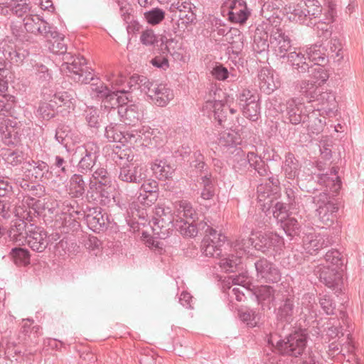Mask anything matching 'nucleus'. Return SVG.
Returning <instances> with one entry per match:
<instances>
[{
	"label": "nucleus",
	"instance_id": "nucleus-1",
	"mask_svg": "<svg viewBox=\"0 0 364 364\" xmlns=\"http://www.w3.org/2000/svg\"><path fill=\"white\" fill-rule=\"evenodd\" d=\"M117 151L112 154V159L119 164L118 178L127 183L136 184L138 186L147 178V168L146 166L134 160V154L130 150L121 149L118 146Z\"/></svg>",
	"mask_w": 364,
	"mask_h": 364
},
{
	"label": "nucleus",
	"instance_id": "nucleus-2",
	"mask_svg": "<svg viewBox=\"0 0 364 364\" xmlns=\"http://www.w3.org/2000/svg\"><path fill=\"white\" fill-rule=\"evenodd\" d=\"M63 66L68 70L69 76L75 82L80 84H90L95 97L100 100L102 96L109 90L99 77H95L93 70L87 66L84 57H77L71 63L65 62Z\"/></svg>",
	"mask_w": 364,
	"mask_h": 364
},
{
	"label": "nucleus",
	"instance_id": "nucleus-3",
	"mask_svg": "<svg viewBox=\"0 0 364 364\" xmlns=\"http://www.w3.org/2000/svg\"><path fill=\"white\" fill-rule=\"evenodd\" d=\"M325 190L314 196L304 195L306 203L316 206V215L321 222L327 226L332 225L337 220L339 210L338 199L335 198L336 193Z\"/></svg>",
	"mask_w": 364,
	"mask_h": 364
},
{
	"label": "nucleus",
	"instance_id": "nucleus-4",
	"mask_svg": "<svg viewBox=\"0 0 364 364\" xmlns=\"http://www.w3.org/2000/svg\"><path fill=\"white\" fill-rule=\"evenodd\" d=\"M236 242V246L240 250L245 252L247 248L252 246L256 250L267 256L280 254L284 246V238L274 232H260L256 238H241L238 239Z\"/></svg>",
	"mask_w": 364,
	"mask_h": 364
},
{
	"label": "nucleus",
	"instance_id": "nucleus-5",
	"mask_svg": "<svg viewBox=\"0 0 364 364\" xmlns=\"http://www.w3.org/2000/svg\"><path fill=\"white\" fill-rule=\"evenodd\" d=\"M308 336L305 329L299 328L276 341V349L283 356L298 358L304 353L307 344Z\"/></svg>",
	"mask_w": 364,
	"mask_h": 364
},
{
	"label": "nucleus",
	"instance_id": "nucleus-6",
	"mask_svg": "<svg viewBox=\"0 0 364 364\" xmlns=\"http://www.w3.org/2000/svg\"><path fill=\"white\" fill-rule=\"evenodd\" d=\"M151 229L156 237L165 240L174 230L176 220L169 207L158 204L154 210Z\"/></svg>",
	"mask_w": 364,
	"mask_h": 364
},
{
	"label": "nucleus",
	"instance_id": "nucleus-7",
	"mask_svg": "<svg viewBox=\"0 0 364 364\" xmlns=\"http://www.w3.org/2000/svg\"><path fill=\"white\" fill-rule=\"evenodd\" d=\"M139 192L136 197L137 203H132L130 209L136 212V215L144 218V209L141 210L139 204L144 207H150L157 200L159 196V183L156 181L147 178L139 184Z\"/></svg>",
	"mask_w": 364,
	"mask_h": 364
},
{
	"label": "nucleus",
	"instance_id": "nucleus-8",
	"mask_svg": "<svg viewBox=\"0 0 364 364\" xmlns=\"http://www.w3.org/2000/svg\"><path fill=\"white\" fill-rule=\"evenodd\" d=\"M23 19V27L26 33L40 35L46 39L58 36L57 28L48 23L39 15L26 14Z\"/></svg>",
	"mask_w": 364,
	"mask_h": 364
},
{
	"label": "nucleus",
	"instance_id": "nucleus-9",
	"mask_svg": "<svg viewBox=\"0 0 364 364\" xmlns=\"http://www.w3.org/2000/svg\"><path fill=\"white\" fill-rule=\"evenodd\" d=\"M77 152L80 155L77 165L78 173L86 174L92 172L100 156V146L97 144L90 141L78 146Z\"/></svg>",
	"mask_w": 364,
	"mask_h": 364
},
{
	"label": "nucleus",
	"instance_id": "nucleus-10",
	"mask_svg": "<svg viewBox=\"0 0 364 364\" xmlns=\"http://www.w3.org/2000/svg\"><path fill=\"white\" fill-rule=\"evenodd\" d=\"M295 298L294 295H284L274 308V312L275 319L279 324L284 326L291 323L297 314V307L295 304Z\"/></svg>",
	"mask_w": 364,
	"mask_h": 364
},
{
	"label": "nucleus",
	"instance_id": "nucleus-11",
	"mask_svg": "<svg viewBox=\"0 0 364 364\" xmlns=\"http://www.w3.org/2000/svg\"><path fill=\"white\" fill-rule=\"evenodd\" d=\"M311 107L297 102L294 98L288 100L286 101V108L282 114L284 122L293 125L305 124L306 117Z\"/></svg>",
	"mask_w": 364,
	"mask_h": 364
},
{
	"label": "nucleus",
	"instance_id": "nucleus-12",
	"mask_svg": "<svg viewBox=\"0 0 364 364\" xmlns=\"http://www.w3.org/2000/svg\"><path fill=\"white\" fill-rule=\"evenodd\" d=\"M86 224L90 230L95 233H103L109 228L110 216L105 210L100 207H90L87 209Z\"/></svg>",
	"mask_w": 364,
	"mask_h": 364
},
{
	"label": "nucleus",
	"instance_id": "nucleus-13",
	"mask_svg": "<svg viewBox=\"0 0 364 364\" xmlns=\"http://www.w3.org/2000/svg\"><path fill=\"white\" fill-rule=\"evenodd\" d=\"M257 276L266 283H277L282 274L278 267L264 257L259 258L255 262Z\"/></svg>",
	"mask_w": 364,
	"mask_h": 364
},
{
	"label": "nucleus",
	"instance_id": "nucleus-14",
	"mask_svg": "<svg viewBox=\"0 0 364 364\" xmlns=\"http://www.w3.org/2000/svg\"><path fill=\"white\" fill-rule=\"evenodd\" d=\"M24 169V174L28 178L37 181H41L48 178V175L50 173V166L48 164L37 157L29 159L26 162V166H23Z\"/></svg>",
	"mask_w": 364,
	"mask_h": 364
},
{
	"label": "nucleus",
	"instance_id": "nucleus-15",
	"mask_svg": "<svg viewBox=\"0 0 364 364\" xmlns=\"http://www.w3.org/2000/svg\"><path fill=\"white\" fill-rule=\"evenodd\" d=\"M74 205L70 203L66 204L67 212L64 213L63 224L66 227L70 228L72 230H77L80 227V222L82 220L87 221L88 216L87 209H90L89 205H86L85 208H81L76 201Z\"/></svg>",
	"mask_w": 364,
	"mask_h": 364
},
{
	"label": "nucleus",
	"instance_id": "nucleus-16",
	"mask_svg": "<svg viewBox=\"0 0 364 364\" xmlns=\"http://www.w3.org/2000/svg\"><path fill=\"white\" fill-rule=\"evenodd\" d=\"M343 271L330 266L323 267L319 270L318 278L321 282L338 293L341 291Z\"/></svg>",
	"mask_w": 364,
	"mask_h": 364
},
{
	"label": "nucleus",
	"instance_id": "nucleus-17",
	"mask_svg": "<svg viewBox=\"0 0 364 364\" xmlns=\"http://www.w3.org/2000/svg\"><path fill=\"white\" fill-rule=\"evenodd\" d=\"M226 236L222 233H218L214 237H203L200 249L203 255L207 257L218 258L222 255V246L226 241Z\"/></svg>",
	"mask_w": 364,
	"mask_h": 364
},
{
	"label": "nucleus",
	"instance_id": "nucleus-18",
	"mask_svg": "<svg viewBox=\"0 0 364 364\" xmlns=\"http://www.w3.org/2000/svg\"><path fill=\"white\" fill-rule=\"evenodd\" d=\"M0 53L4 55L5 60H9L11 63L19 64L28 56L29 51L27 48L14 45L6 40L0 41Z\"/></svg>",
	"mask_w": 364,
	"mask_h": 364
},
{
	"label": "nucleus",
	"instance_id": "nucleus-19",
	"mask_svg": "<svg viewBox=\"0 0 364 364\" xmlns=\"http://www.w3.org/2000/svg\"><path fill=\"white\" fill-rule=\"evenodd\" d=\"M28 235L26 240L28 246L32 250L37 252H43L48 247L46 240L47 232L42 227L38 226L33 223L28 228Z\"/></svg>",
	"mask_w": 364,
	"mask_h": 364
},
{
	"label": "nucleus",
	"instance_id": "nucleus-20",
	"mask_svg": "<svg viewBox=\"0 0 364 364\" xmlns=\"http://www.w3.org/2000/svg\"><path fill=\"white\" fill-rule=\"evenodd\" d=\"M270 31L269 43L274 48H278L277 55L287 54V52L291 48V40L286 31L279 26H269Z\"/></svg>",
	"mask_w": 364,
	"mask_h": 364
},
{
	"label": "nucleus",
	"instance_id": "nucleus-21",
	"mask_svg": "<svg viewBox=\"0 0 364 364\" xmlns=\"http://www.w3.org/2000/svg\"><path fill=\"white\" fill-rule=\"evenodd\" d=\"M304 249L310 255H314L320 250L326 247L330 244L328 237L324 235H316L314 232L304 233L301 236Z\"/></svg>",
	"mask_w": 364,
	"mask_h": 364
},
{
	"label": "nucleus",
	"instance_id": "nucleus-22",
	"mask_svg": "<svg viewBox=\"0 0 364 364\" xmlns=\"http://www.w3.org/2000/svg\"><path fill=\"white\" fill-rule=\"evenodd\" d=\"M337 174V168L332 167L330 173H314L312 178L318 184L325 186L330 192L338 193L341 188V181Z\"/></svg>",
	"mask_w": 364,
	"mask_h": 364
},
{
	"label": "nucleus",
	"instance_id": "nucleus-23",
	"mask_svg": "<svg viewBox=\"0 0 364 364\" xmlns=\"http://www.w3.org/2000/svg\"><path fill=\"white\" fill-rule=\"evenodd\" d=\"M228 162L235 173L247 178L250 162L248 153L246 154L241 147L235 148L231 151Z\"/></svg>",
	"mask_w": 364,
	"mask_h": 364
},
{
	"label": "nucleus",
	"instance_id": "nucleus-24",
	"mask_svg": "<svg viewBox=\"0 0 364 364\" xmlns=\"http://www.w3.org/2000/svg\"><path fill=\"white\" fill-rule=\"evenodd\" d=\"M269 26L272 25H259L255 31L252 49L254 52L259 55H267L270 43L268 38L270 36Z\"/></svg>",
	"mask_w": 364,
	"mask_h": 364
},
{
	"label": "nucleus",
	"instance_id": "nucleus-25",
	"mask_svg": "<svg viewBox=\"0 0 364 364\" xmlns=\"http://www.w3.org/2000/svg\"><path fill=\"white\" fill-rule=\"evenodd\" d=\"M250 158L247 178L253 177L268 176L271 174L269 167L264 163L261 156L253 151L248 152Z\"/></svg>",
	"mask_w": 364,
	"mask_h": 364
},
{
	"label": "nucleus",
	"instance_id": "nucleus-26",
	"mask_svg": "<svg viewBox=\"0 0 364 364\" xmlns=\"http://www.w3.org/2000/svg\"><path fill=\"white\" fill-rule=\"evenodd\" d=\"M279 58L282 59V63H286L292 70H296L298 73H305L310 71V65L306 62V58L301 52L294 51L287 54L279 55Z\"/></svg>",
	"mask_w": 364,
	"mask_h": 364
},
{
	"label": "nucleus",
	"instance_id": "nucleus-27",
	"mask_svg": "<svg viewBox=\"0 0 364 364\" xmlns=\"http://www.w3.org/2000/svg\"><path fill=\"white\" fill-rule=\"evenodd\" d=\"M147 97L159 107L166 106L173 98V90L166 85L154 84L151 88H149Z\"/></svg>",
	"mask_w": 364,
	"mask_h": 364
},
{
	"label": "nucleus",
	"instance_id": "nucleus-28",
	"mask_svg": "<svg viewBox=\"0 0 364 364\" xmlns=\"http://www.w3.org/2000/svg\"><path fill=\"white\" fill-rule=\"evenodd\" d=\"M33 223H28L23 220L16 219L13 220L9 230H7L6 233L11 240L20 244L26 242L28 235V228L33 225Z\"/></svg>",
	"mask_w": 364,
	"mask_h": 364
},
{
	"label": "nucleus",
	"instance_id": "nucleus-29",
	"mask_svg": "<svg viewBox=\"0 0 364 364\" xmlns=\"http://www.w3.org/2000/svg\"><path fill=\"white\" fill-rule=\"evenodd\" d=\"M123 126L120 124L110 122L105 128V137L109 142H118L124 144L129 142L132 137V134L125 133L122 131Z\"/></svg>",
	"mask_w": 364,
	"mask_h": 364
},
{
	"label": "nucleus",
	"instance_id": "nucleus-30",
	"mask_svg": "<svg viewBox=\"0 0 364 364\" xmlns=\"http://www.w3.org/2000/svg\"><path fill=\"white\" fill-rule=\"evenodd\" d=\"M121 122L126 125L134 126L142 118V112L139 105L130 104L128 107H122L117 110Z\"/></svg>",
	"mask_w": 364,
	"mask_h": 364
},
{
	"label": "nucleus",
	"instance_id": "nucleus-31",
	"mask_svg": "<svg viewBox=\"0 0 364 364\" xmlns=\"http://www.w3.org/2000/svg\"><path fill=\"white\" fill-rule=\"evenodd\" d=\"M269 203H267L266 205H262V211L266 215L272 213L277 223L290 216L289 215V210L290 209H289L286 203H283L277 198L273 200H269Z\"/></svg>",
	"mask_w": 364,
	"mask_h": 364
},
{
	"label": "nucleus",
	"instance_id": "nucleus-32",
	"mask_svg": "<svg viewBox=\"0 0 364 364\" xmlns=\"http://www.w3.org/2000/svg\"><path fill=\"white\" fill-rule=\"evenodd\" d=\"M305 124H306L307 129L310 133L318 135L323 130L326 125V117H321L320 109H316L311 107V109L309 110L306 117Z\"/></svg>",
	"mask_w": 364,
	"mask_h": 364
},
{
	"label": "nucleus",
	"instance_id": "nucleus-33",
	"mask_svg": "<svg viewBox=\"0 0 364 364\" xmlns=\"http://www.w3.org/2000/svg\"><path fill=\"white\" fill-rule=\"evenodd\" d=\"M301 165L296 159L294 154L289 151L285 154V160L282 161L281 171L284 172V176L288 180L296 179L300 172Z\"/></svg>",
	"mask_w": 364,
	"mask_h": 364
},
{
	"label": "nucleus",
	"instance_id": "nucleus-34",
	"mask_svg": "<svg viewBox=\"0 0 364 364\" xmlns=\"http://www.w3.org/2000/svg\"><path fill=\"white\" fill-rule=\"evenodd\" d=\"M151 169L155 177L166 181L173 177L175 168L166 159H156L151 164Z\"/></svg>",
	"mask_w": 364,
	"mask_h": 364
},
{
	"label": "nucleus",
	"instance_id": "nucleus-35",
	"mask_svg": "<svg viewBox=\"0 0 364 364\" xmlns=\"http://www.w3.org/2000/svg\"><path fill=\"white\" fill-rule=\"evenodd\" d=\"M58 103L54 100L41 101L36 107V117L43 120L49 121L58 114Z\"/></svg>",
	"mask_w": 364,
	"mask_h": 364
},
{
	"label": "nucleus",
	"instance_id": "nucleus-36",
	"mask_svg": "<svg viewBox=\"0 0 364 364\" xmlns=\"http://www.w3.org/2000/svg\"><path fill=\"white\" fill-rule=\"evenodd\" d=\"M295 89L309 102H314L318 97L319 87L314 81L306 80L297 81Z\"/></svg>",
	"mask_w": 364,
	"mask_h": 364
},
{
	"label": "nucleus",
	"instance_id": "nucleus-37",
	"mask_svg": "<svg viewBox=\"0 0 364 364\" xmlns=\"http://www.w3.org/2000/svg\"><path fill=\"white\" fill-rule=\"evenodd\" d=\"M322 45L328 63L330 60L338 62L343 58L342 43L338 38L332 37L330 40L323 41Z\"/></svg>",
	"mask_w": 364,
	"mask_h": 364
},
{
	"label": "nucleus",
	"instance_id": "nucleus-38",
	"mask_svg": "<svg viewBox=\"0 0 364 364\" xmlns=\"http://www.w3.org/2000/svg\"><path fill=\"white\" fill-rule=\"evenodd\" d=\"M259 155L269 167L271 174L273 172H281L282 159L277 150L270 146L264 147Z\"/></svg>",
	"mask_w": 364,
	"mask_h": 364
},
{
	"label": "nucleus",
	"instance_id": "nucleus-39",
	"mask_svg": "<svg viewBox=\"0 0 364 364\" xmlns=\"http://www.w3.org/2000/svg\"><path fill=\"white\" fill-rule=\"evenodd\" d=\"M305 6L304 1H300L298 4L290 5L288 8L290 14L289 18L300 24L312 27L313 24L315 23L314 21L308 19Z\"/></svg>",
	"mask_w": 364,
	"mask_h": 364
},
{
	"label": "nucleus",
	"instance_id": "nucleus-40",
	"mask_svg": "<svg viewBox=\"0 0 364 364\" xmlns=\"http://www.w3.org/2000/svg\"><path fill=\"white\" fill-rule=\"evenodd\" d=\"M46 40L50 41V45L48 47L50 51L56 55H63V60L73 59V61L77 58V56L74 57L71 53H67V45L64 42L65 36L58 31L57 36ZM78 57L80 56L78 55Z\"/></svg>",
	"mask_w": 364,
	"mask_h": 364
},
{
	"label": "nucleus",
	"instance_id": "nucleus-41",
	"mask_svg": "<svg viewBox=\"0 0 364 364\" xmlns=\"http://www.w3.org/2000/svg\"><path fill=\"white\" fill-rule=\"evenodd\" d=\"M87 189V183L83 176L79 173L73 174L69 181L68 193L73 198H82Z\"/></svg>",
	"mask_w": 364,
	"mask_h": 364
},
{
	"label": "nucleus",
	"instance_id": "nucleus-42",
	"mask_svg": "<svg viewBox=\"0 0 364 364\" xmlns=\"http://www.w3.org/2000/svg\"><path fill=\"white\" fill-rule=\"evenodd\" d=\"M283 229L290 240L297 241L298 237L301 238V224L294 217L291 215L278 223Z\"/></svg>",
	"mask_w": 364,
	"mask_h": 364
},
{
	"label": "nucleus",
	"instance_id": "nucleus-43",
	"mask_svg": "<svg viewBox=\"0 0 364 364\" xmlns=\"http://www.w3.org/2000/svg\"><path fill=\"white\" fill-rule=\"evenodd\" d=\"M202 189L200 193V198L207 202L203 204L206 207L211 205V202L215 195V188L213 183L212 176L210 173H205V176L201 177Z\"/></svg>",
	"mask_w": 364,
	"mask_h": 364
},
{
	"label": "nucleus",
	"instance_id": "nucleus-44",
	"mask_svg": "<svg viewBox=\"0 0 364 364\" xmlns=\"http://www.w3.org/2000/svg\"><path fill=\"white\" fill-rule=\"evenodd\" d=\"M237 314L240 321L250 328L257 326L260 319L258 311L247 306H242L239 309Z\"/></svg>",
	"mask_w": 364,
	"mask_h": 364
},
{
	"label": "nucleus",
	"instance_id": "nucleus-45",
	"mask_svg": "<svg viewBox=\"0 0 364 364\" xmlns=\"http://www.w3.org/2000/svg\"><path fill=\"white\" fill-rule=\"evenodd\" d=\"M252 9L247 6L245 2L242 6L234 11H227V16L229 21L232 23L245 24L251 15Z\"/></svg>",
	"mask_w": 364,
	"mask_h": 364
},
{
	"label": "nucleus",
	"instance_id": "nucleus-46",
	"mask_svg": "<svg viewBox=\"0 0 364 364\" xmlns=\"http://www.w3.org/2000/svg\"><path fill=\"white\" fill-rule=\"evenodd\" d=\"M241 142L240 135L233 130L223 132L218 138V144L220 146L232 149L233 150L235 148H239L240 146H237L240 145Z\"/></svg>",
	"mask_w": 364,
	"mask_h": 364
},
{
	"label": "nucleus",
	"instance_id": "nucleus-47",
	"mask_svg": "<svg viewBox=\"0 0 364 364\" xmlns=\"http://www.w3.org/2000/svg\"><path fill=\"white\" fill-rule=\"evenodd\" d=\"M306 52L309 60L315 62V65H326L328 63L322 43L311 45L306 48Z\"/></svg>",
	"mask_w": 364,
	"mask_h": 364
},
{
	"label": "nucleus",
	"instance_id": "nucleus-48",
	"mask_svg": "<svg viewBox=\"0 0 364 364\" xmlns=\"http://www.w3.org/2000/svg\"><path fill=\"white\" fill-rule=\"evenodd\" d=\"M194 228L196 229L197 235H204V237H214L215 238L218 231L213 228L212 223L205 217L200 219L198 217L193 220Z\"/></svg>",
	"mask_w": 364,
	"mask_h": 364
},
{
	"label": "nucleus",
	"instance_id": "nucleus-49",
	"mask_svg": "<svg viewBox=\"0 0 364 364\" xmlns=\"http://www.w3.org/2000/svg\"><path fill=\"white\" fill-rule=\"evenodd\" d=\"M28 159V154L25 152V149L22 146L10 149L7 152V162L12 166H17L21 164L26 166V162H27Z\"/></svg>",
	"mask_w": 364,
	"mask_h": 364
},
{
	"label": "nucleus",
	"instance_id": "nucleus-50",
	"mask_svg": "<svg viewBox=\"0 0 364 364\" xmlns=\"http://www.w3.org/2000/svg\"><path fill=\"white\" fill-rule=\"evenodd\" d=\"M324 259L327 263V266H330L331 268L344 270L345 269V261L346 259L338 250L331 249L328 250L325 256Z\"/></svg>",
	"mask_w": 364,
	"mask_h": 364
},
{
	"label": "nucleus",
	"instance_id": "nucleus-51",
	"mask_svg": "<svg viewBox=\"0 0 364 364\" xmlns=\"http://www.w3.org/2000/svg\"><path fill=\"white\" fill-rule=\"evenodd\" d=\"M10 28L11 33L16 40L23 43L28 44L33 42L32 36L26 33V31L23 27V19L22 21H12Z\"/></svg>",
	"mask_w": 364,
	"mask_h": 364
},
{
	"label": "nucleus",
	"instance_id": "nucleus-52",
	"mask_svg": "<svg viewBox=\"0 0 364 364\" xmlns=\"http://www.w3.org/2000/svg\"><path fill=\"white\" fill-rule=\"evenodd\" d=\"M194 226L193 220L189 223L183 219H176L174 230H177L184 237L192 238L197 236V231Z\"/></svg>",
	"mask_w": 364,
	"mask_h": 364
},
{
	"label": "nucleus",
	"instance_id": "nucleus-53",
	"mask_svg": "<svg viewBox=\"0 0 364 364\" xmlns=\"http://www.w3.org/2000/svg\"><path fill=\"white\" fill-rule=\"evenodd\" d=\"M190 167L194 168L196 173H208V166L204 161V156L199 150H194L193 154L188 159Z\"/></svg>",
	"mask_w": 364,
	"mask_h": 364
},
{
	"label": "nucleus",
	"instance_id": "nucleus-54",
	"mask_svg": "<svg viewBox=\"0 0 364 364\" xmlns=\"http://www.w3.org/2000/svg\"><path fill=\"white\" fill-rule=\"evenodd\" d=\"M82 114L90 127L95 129L100 127V110L97 107L86 106Z\"/></svg>",
	"mask_w": 364,
	"mask_h": 364
},
{
	"label": "nucleus",
	"instance_id": "nucleus-55",
	"mask_svg": "<svg viewBox=\"0 0 364 364\" xmlns=\"http://www.w3.org/2000/svg\"><path fill=\"white\" fill-rule=\"evenodd\" d=\"M95 193L96 195L94 198L101 205H108L112 199V187L96 186L95 187Z\"/></svg>",
	"mask_w": 364,
	"mask_h": 364
},
{
	"label": "nucleus",
	"instance_id": "nucleus-56",
	"mask_svg": "<svg viewBox=\"0 0 364 364\" xmlns=\"http://www.w3.org/2000/svg\"><path fill=\"white\" fill-rule=\"evenodd\" d=\"M53 100L57 101L58 108L61 106H65L68 109H74L75 107L76 101L72 92H57L54 94Z\"/></svg>",
	"mask_w": 364,
	"mask_h": 364
},
{
	"label": "nucleus",
	"instance_id": "nucleus-57",
	"mask_svg": "<svg viewBox=\"0 0 364 364\" xmlns=\"http://www.w3.org/2000/svg\"><path fill=\"white\" fill-rule=\"evenodd\" d=\"M254 99L255 101H259V95L255 91L249 89H242L237 94L236 103L239 108H241L252 103Z\"/></svg>",
	"mask_w": 364,
	"mask_h": 364
},
{
	"label": "nucleus",
	"instance_id": "nucleus-58",
	"mask_svg": "<svg viewBox=\"0 0 364 364\" xmlns=\"http://www.w3.org/2000/svg\"><path fill=\"white\" fill-rule=\"evenodd\" d=\"M166 16V12L159 7L152 8L144 13V18L146 23L151 26L160 24Z\"/></svg>",
	"mask_w": 364,
	"mask_h": 364
},
{
	"label": "nucleus",
	"instance_id": "nucleus-59",
	"mask_svg": "<svg viewBox=\"0 0 364 364\" xmlns=\"http://www.w3.org/2000/svg\"><path fill=\"white\" fill-rule=\"evenodd\" d=\"M94 186L109 187L112 185V176L107 170L103 167L97 168L92 173Z\"/></svg>",
	"mask_w": 364,
	"mask_h": 364
},
{
	"label": "nucleus",
	"instance_id": "nucleus-60",
	"mask_svg": "<svg viewBox=\"0 0 364 364\" xmlns=\"http://www.w3.org/2000/svg\"><path fill=\"white\" fill-rule=\"evenodd\" d=\"M14 262L18 266H26L30 263V253L22 247L12 248L10 252Z\"/></svg>",
	"mask_w": 364,
	"mask_h": 364
},
{
	"label": "nucleus",
	"instance_id": "nucleus-61",
	"mask_svg": "<svg viewBox=\"0 0 364 364\" xmlns=\"http://www.w3.org/2000/svg\"><path fill=\"white\" fill-rule=\"evenodd\" d=\"M51 168L56 171L60 178H68L70 174V166L68 161L61 156L55 155Z\"/></svg>",
	"mask_w": 364,
	"mask_h": 364
},
{
	"label": "nucleus",
	"instance_id": "nucleus-62",
	"mask_svg": "<svg viewBox=\"0 0 364 364\" xmlns=\"http://www.w3.org/2000/svg\"><path fill=\"white\" fill-rule=\"evenodd\" d=\"M20 186L24 191L27 192L28 194L30 195L29 197H36L39 198L45 195V187L40 183L35 184L23 180L20 183Z\"/></svg>",
	"mask_w": 364,
	"mask_h": 364
},
{
	"label": "nucleus",
	"instance_id": "nucleus-63",
	"mask_svg": "<svg viewBox=\"0 0 364 364\" xmlns=\"http://www.w3.org/2000/svg\"><path fill=\"white\" fill-rule=\"evenodd\" d=\"M244 117L247 119L256 122L260 117L261 106L259 101H255L250 105L240 108Z\"/></svg>",
	"mask_w": 364,
	"mask_h": 364
},
{
	"label": "nucleus",
	"instance_id": "nucleus-64",
	"mask_svg": "<svg viewBox=\"0 0 364 364\" xmlns=\"http://www.w3.org/2000/svg\"><path fill=\"white\" fill-rule=\"evenodd\" d=\"M214 119L219 125L224 127L223 123L227 120L228 106L222 100H215L213 105Z\"/></svg>",
	"mask_w": 364,
	"mask_h": 364
}]
</instances>
